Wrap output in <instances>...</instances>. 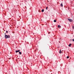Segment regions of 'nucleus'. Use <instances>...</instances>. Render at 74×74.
Masks as SVG:
<instances>
[{"instance_id":"nucleus-1","label":"nucleus","mask_w":74,"mask_h":74,"mask_svg":"<svg viewBox=\"0 0 74 74\" xmlns=\"http://www.w3.org/2000/svg\"><path fill=\"white\" fill-rule=\"evenodd\" d=\"M5 38H10V36L6 35L5 36Z\"/></svg>"},{"instance_id":"nucleus-2","label":"nucleus","mask_w":74,"mask_h":74,"mask_svg":"<svg viewBox=\"0 0 74 74\" xmlns=\"http://www.w3.org/2000/svg\"><path fill=\"white\" fill-rule=\"evenodd\" d=\"M68 21H69L70 22H72L73 21V20H71V19H70V18L68 19Z\"/></svg>"},{"instance_id":"nucleus-3","label":"nucleus","mask_w":74,"mask_h":74,"mask_svg":"<svg viewBox=\"0 0 74 74\" xmlns=\"http://www.w3.org/2000/svg\"><path fill=\"white\" fill-rule=\"evenodd\" d=\"M20 52V50H19L16 51V53H17V52Z\"/></svg>"},{"instance_id":"nucleus-4","label":"nucleus","mask_w":74,"mask_h":74,"mask_svg":"<svg viewBox=\"0 0 74 74\" xmlns=\"http://www.w3.org/2000/svg\"><path fill=\"white\" fill-rule=\"evenodd\" d=\"M58 27L59 29H60V28H61V26L59 25H58Z\"/></svg>"},{"instance_id":"nucleus-5","label":"nucleus","mask_w":74,"mask_h":74,"mask_svg":"<svg viewBox=\"0 0 74 74\" xmlns=\"http://www.w3.org/2000/svg\"><path fill=\"white\" fill-rule=\"evenodd\" d=\"M71 44H70L69 45V47H71Z\"/></svg>"},{"instance_id":"nucleus-6","label":"nucleus","mask_w":74,"mask_h":74,"mask_svg":"<svg viewBox=\"0 0 74 74\" xmlns=\"http://www.w3.org/2000/svg\"><path fill=\"white\" fill-rule=\"evenodd\" d=\"M44 11V9H42V12H43Z\"/></svg>"},{"instance_id":"nucleus-7","label":"nucleus","mask_w":74,"mask_h":74,"mask_svg":"<svg viewBox=\"0 0 74 74\" xmlns=\"http://www.w3.org/2000/svg\"><path fill=\"white\" fill-rule=\"evenodd\" d=\"M60 5L61 6V7H63V4H62V3H61Z\"/></svg>"},{"instance_id":"nucleus-8","label":"nucleus","mask_w":74,"mask_h":74,"mask_svg":"<svg viewBox=\"0 0 74 74\" xmlns=\"http://www.w3.org/2000/svg\"><path fill=\"white\" fill-rule=\"evenodd\" d=\"M56 22V20H54V22Z\"/></svg>"},{"instance_id":"nucleus-9","label":"nucleus","mask_w":74,"mask_h":74,"mask_svg":"<svg viewBox=\"0 0 74 74\" xmlns=\"http://www.w3.org/2000/svg\"><path fill=\"white\" fill-rule=\"evenodd\" d=\"M59 53H61V50H60L59 51Z\"/></svg>"},{"instance_id":"nucleus-10","label":"nucleus","mask_w":74,"mask_h":74,"mask_svg":"<svg viewBox=\"0 0 74 74\" xmlns=\"http://www.w3.org/2000/svg\"><path fill=\"white\" fill-rule=\"evenodd\" d=\"M19 53L20 54V55H21V52H19Z\"/></svg>"},{"instance_id":"nucleus-11","label":"nucleus","mask_w":74,"mask_h":74,"mask_svg":"<svg viewBox=\"0 0 74 74\" xmlns=\"http://www.w3.org/2000/svg\"><path fill=\"white\" fill-rule=\"evenodd\" d=\"M66 58H67V59H69V57L67 56L66 57Z\"/></svg>"},{"instance_id":"nucleus-12","label":"nucleus","mask_w":74,"mask_h":74,"mask_svg":"<svg viewBox=\"0 0 74 74\" xmlns=\"http://www.w3.org/2000/svg\"><path fill=\"white\" fill-rule=\"evenodd\" d=\"M46 10H48V7H46Z\"/></svg>"},{"instance_id":"nucleus-13","label":"nucleus","mask_w":74,"mask_h":74,"mask_svg":"<svg viewBox=\"0 0 74 74\" xmlns=\"http://www.w3.org/2000/svg\"><path fill=\"white\" fill-rule=\"evenodd\" d=\"M6 33H8V31H6Z\"/></svg>"},{"instance_id":"nucleus-14","label":"nucleus","mask_w":74,"mask_h":74,"mask_svg":"<svg viewBox=\"0 0 74 74\" xmlns=\"http://www.w3.org/2000/svg\"><path fill=\"white\" fill-rule=\"evenodd\" d=\"M73 29H74V27H73Z\"/></svg>"}]
</instances>
